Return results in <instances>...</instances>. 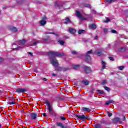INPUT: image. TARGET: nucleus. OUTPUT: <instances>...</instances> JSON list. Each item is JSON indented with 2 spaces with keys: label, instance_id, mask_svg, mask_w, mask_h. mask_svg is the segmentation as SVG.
I'll use <instances>...</instances> for the list:
<instances>
[{
  "label": "nucleus",
  "instance_id": "obj_40",
  "mask_svg": "<svg viewBox=\"0 0 128 128\" xmlns=\"http://www.w3.org/2000/svg\"><path fill=\"white\" fill-rule=\"evenodd\" d=\"M60 119H61L62 120H66V118H64V117H61V118H60Z\"/></svg>",
  "mask_w": 128,
  "mask_h": 128
},
{
  "label": "nucleus",
  "instance_id": "obj_18",
  "mask_svg": "<svg viewBox=\"0 0 128 128\" xmlns=\"http://www.w3.org/2000/svg\"><path fill=\"white\" fill-rule=\"evenodd\" d=\"M68 22L71 24L72 22L70 21V18H66V22H65L64 24H68Z\"/></svg>",
  "mask_w": 128,
  "mask_h": 128
},
{
  "label": "nucleus",
  "instance_id": "obj_24",
  "mask_svg": "<svg viewBox=\"0 0 128 128\" xmlns=\"http://www.w3.org/2000/svg\"><path fill=\"white\" fill-rule=\"evenodd\" d=\"M102 86H104L106 84H108V81L106 80H104L102 82Z\"/></svg>",
  "mask_w": 128,
  "mask_h": 128
},
{
  "label": "nucleus",
  "instance_id": "obj_37",
  "mask_svg": "<svg viewBox=\"0 0 128 128\" xmlns=\"http://www.w3.org/2000/svg\"><path fill=\"white\" fill-rule=\"evenodd\" d=\"M72 54H73L74 56V54H78V52H76V51H72Z\"/></svg>",
  "mask_w": 128,
  "mask_h": 128
},
{
  "label": "nucleus",
  "instance_id": "obj_46",
  "mask_svg": "<svg viewBox=\"0 0 128 128\" xmlns=\"http://www.w3.org/2000/svg\"><path fill=\"white\" fill-rule=\"evenodd\" d=\"M120 50H124V51H126V48H120Z\"/></svg>",
  "mask_w": 128,
  "mask_h": 128
},
{
  "label": "nucleus",
  "instance_id": "obj_55",
  "mask_svg": "<svg viewBox=\"0 0 128 128\" xmlns=\"http://www.w3.org/2000/svg\"><path fill=\"white\" fill-rule=\"evenodd\" d=\"M0 128H2V125H0Z\"/></svg>",
  "mask_w": 128,
  "mask_h": 128
},
{
  "label": "nucleus",
  "instance_id": "obj_4",
  "mask_svg": "<svg viewBox=\"0 0 128 128\" xmlns=\"http://www.w3.org/2000/svg\"><path fill=\"white\" fill-rule=\"evenodd\" d=\"M122 120L118 118H115L113 120V124H122Z\"/></svg>",
  "mask_w": 128,
  "mask_h": 128
},
{
  "label": "nucleus",
  "instance_id": "obj_25",
  "mask_svg": "<svg viewBox=\"0 0 128 128\" xmlns=\"http://www.w3.org/2000/svg\"><path fill=\"white\" fill-rule=\"evenodd\" d=\"M90 28H92V30H96V24H93L90 26Z\"/></svg>",
  "mask_w": 128,
  "mask_h": 128
},
{
  "label": "nucleus",
  "instance_id": "obj_52",
  "mask_svg": "<svg viewBox=\"0 0 128 128\" xmlns=\"http://www.w3.org/2000/svg\"><path fill=\"white\" fill-rule=\"evenodd\" d=\"M50 34H54V32H50Z\"/></svg>",
  "mask_w": 128,
  "mask_h": 128
},
{
  "label": "nucleus",
  "instance_id": "obj_39",
  "mask_svg": "<svg viewBox=\"0 0 128 128\" xmlns=\"http://www.w3.org/2000/svg\"><path fill=\"white\" fill-rule=\"evenodd\" d=\"M92 50L88 51L87 52V56H88V54H92Z\"/></svg>",
  "mask_w": 128,
  "mask_h": 128
},
{
  "label": "nucleus",
  "instance_id": "obj_1",
  "mask_svg": "<svg viewBox=\"0 0 128 128\" xmlns=\"http://www.w3.org/2000/svg\"><path fill=\"white\" fill-rule=\"evenodd\" d=\"M48 56L52 59V64L54 66H58V62L56 60V56H64V53L50 52H48Z\"/></svg>",
  "mask_w": 128,
  "mask_h": 128
},
{
  "label": "nucleus",
  "instance_id": "obj_47",
  "mask_svg": "<svg viewBox=\"0 0 128 128\" xmlns=\"http://www.w3.org/2000/svg\"><path fill=\"white\" fill-rule=\"evenodd\" d=\"M28 54H30V56H34V54L30 52H28Z\"/></svg>",
  "mask_w": 128,
  "mask_h": 128
},
{
  "label": "nucleus",
  "instance_id": "obj_8",
  "mask_svg": "<svg viewBox=\"0 0 128 128\" xmlns=\"http://www.w3.org/2000/svg\"><path fill=\"white\" fill-rule=\"evenodd\" d=\"M16 92H19L20 94H22V92H26V89H22V88H18L16 90Z\"/></svg>",
  "mask_w": 128,
  "mask_h": 128
},
{
  "label": "nucleus",
  "instance_id": "obj_36",
  "mask_svg": "<svg viewBox=\"0 0 128 128\" xmlns=\"http://www.w3.org/2000/svg\"><path fill=\"white\" fill-rule=\"evenodd\" d=\"M38 44H40V42H34V43L32 44V46H36V45Z\"/></svg>",
  "mask_w": 128,
  "mask_h": 128
},
{
  "label": "nucleus",
  "instance_id": "obj_48",
  "mask_svg": "<svg viewBox=\"0 0 128 128\" xmlns=\"http://www.w3.org/2000/svg\"><path fill=\"white\" fill-rule=\"evenodd\" d=\"M52 76H56V74H52Z\"/></svg>",
  "mask_w": 128,
  "mask_h": 128
},
{
  "label": "nucleus",
  "instance_id": "obj_7",
  "mask_svg": "<svg viewBox=\"0 0 128 128\" xmlns=\"http://www.w3.org/2000/svg\"><path fill=\"white\" fill-rule=\"evenodd\" d=\"M82 110L84 112H92V110L90 108H82Z\"/></svg>",
  "mask_w": 128,
  "mask_h": 128
},
{
  "label": "nucleus",
  "instance_id": "obj_32",
  "mask_svg": "<svg viewBox=\"0 0 128 128\" xmlns=\"http://www.w3.org/2000/svg\"><path fill=\"white\" fill-rule=\"evenodd\" d=\"M60 44H61V46H64V41H60Z\"/></svg>",
  "mask_w": 128,
  "mask_h": 128
},
{
  "label": "nucleus",
  "instance_id": "obj_43",
  "mask_svg": "<svg viewBox=\"0 0 128 128\" xmlns=\"http://www.w3.org/2000/svg\"><path fill=\"white\" fill-rule=\"evenodd\" d=\"M119 68H120V70H124V66H120V67H119Z\"/></svg>",
  "mask_w": 128,
  "mask_h": 128
},
{
  "label": "nucleus",
  "instance_id": "obj_41",
  "mask_svg": "<svg viewBox=\"0 0 128 128\" xmlns=\"http://www.w3.org/2000/svg\"><path fill=\"white\" fill-rule=\"evenodd\" d=\"M108 114L109 118H111L112 116V113H110V112H108Z\"/></svg>",
  "mask_w": 128,
  "mask_h": 128
},
{
  "label": "nucleus",
  "instance_id": "obj_16",
  "mask_svg": "<svg viewBox=\"0 0 128 128\" xmlns=\"http://www.w3.org/2000/svg\"><path fill=\"white\" fill-rule=\"evenodd\" d=\"M76 16H78V18H80L82 17V14H80V12L78 11H76Z\"/></svg>",
  "mask_w": 128,
  "mask_h": 128
},
{
  "label": "nucleus",
  "instance_id": "obj_17",
  "mask_svg": "<svg viewBox=\"0 0 128 128\" xmlns=\"http://www.w3.org/2000/svg\"><path fill=\"white\" fill-rule=\"evenodd\" d=\"M69 32L70 34H76V30L73 28L70 29Z\"/></svg>",
  "mask_w": 128,
  "mask_h": 128
},
{
  "label": "nucleus",
  "instance_id": "obj_51",
  "mask_svg": "<svg viewBox=\"0 0 128 128\" xmlns=\"http://www.w3.org/2000/svg\"><path fill=\"white\" fill-rule=\"evenodd\" d=\"M98 36H96V37H95V40H98Z\"/></svg>",
  "mask_w": 128,
  "mask_h": 128
},
{
  "label": "nucleus",
  "instance_id": "obj_42",
  "mask_svg": "<svg viewBox=\"0 0 128 128\" xmlns=\"http://www.w3.org/2000/svg\"><path fill=\"white\" fill-rule=\"evenodd\" d=\"M109 104H110V101L107 102L106 103V106H108Z\"/></svg>",
  "mask_w": 128,
  "mask_h": 128
},
{
  "label": "nucleus",
  "instance_id": "obj_11",
  "mask_svg": "<svg viewBox=\"0 0 128 128\" xmlns=\"http://www.w3.org/2000/svg\"><path fill=\"white\" fill-rule=\"evenodd\" d=\"M86 62H92V58H90V56L86 55Z\"/></svg>",
  "mask_w": 128,
  "mask_h": 128
},
{
  "label": "nucleus",
  "instance_id": "obj_21",
  "mask_svg": "<svg viewBox=\"0 0 128 128\" xmlns=\"http://www.w3.org/2000/svg\"><path fill=\"white\" fill-rule=\"evenodd\" d=\"M40 24L42 26H46V22L42 20L40 22Z\"/></svg>",
  "mask_w": 128,
  "mask_h": 128
},
{
  "label": "nucleus",
  "instance_id": "obj_54",
  "mask_svg": "<svg viewBox=\"0 0 128 128\" xmlns=\"http://www.w3.org/2000/svg\"><path fill=\"white\" fill-rule=\"evenodd\" d=\"M57 4H58V3H56L55 6H58V5H57Z\"/></svg>",
  "mask_w": 128,
  "mask_h": 128
},
{
  "label": "nucleus",
  "instance_id": "obj_30",
  "mask_svg": "<svg viewBox=\"0 0 128 128\" xmlns=\"http://www.w3.org/2000/svg\"><path fill=\"white\" fill-rule=\"evenodd\" d=\"M98 92L100 94H104V92L102 90L98 91Z\"/></svg>",
  "mask_w": 128,
  "mask_h": 128
},
{
  "label": "nucleus",
  "instance_id": "obj_31",
  "mask_svg": "<svg viewBox=\"0 0 128 128\" xmlns=\"http://www.w3.org/2000/svg\"><path fill=\"white\" fill-rule=\"evenodd\" d=\"M104 34H108V30L106 28H104Z\"/></svg>",
  "mask_w": 128,
  "mask_h": 128
},
{
  "label": "nucleus",
  "instance_id": "obj_29",
  "mask_svg": "<svg viewBox=\"0 0 128 128\" xmlns=\"http://www.w3.org/2000/svg\"><path fill=\"white\" fill-rule=\"evenodd\" d=\"M95 128H102V126L100 124H96L95 126Z\"/></svg>",
  "mask_w": 128,
  "mask_h": 128
},
{
  "label": "nucleus",
  "instance_id": "obj_50",
  "mask_svg": "<svg viewBox=\"0 0 128 128\" xmlns=\"http://www.w3.org/2000/svg\"><path fill=\"white\" fill-rule=\"evenodd\" d=\"M43 80H44V82H46L47 80L46 78H44Z\"/></svg>",
  "mask_w": 128,
  "mask_h": 128
},
{
  "label": "nucleus",
  "instance_id": "obj_27",
  "mask_svg": "<svg viewBox=\"0 0 128 128\" xmlns=\"http://www.w3.org/2000/svg\"><path fill=\"white\" fill-rule=\"evenodd\" d=\"M20 42L21 44H24L26 42V41L25 40H20Z\"/></svg>",
  "mask_w": 128,
  "mask_h": 128
},
{
  "label": "nucleus",
  "instance_id": "obj_20",
  "mask_svg": "<svg viewBox=\"0 0 128 128\" xmlns=\"http://www.w3.org/2000/svg\"><path fill=\"white\" fill-rule=\"evenodd\" d=\"M73 68L74 70H80V65H74L73 66Z\"/></svg>",
  "mask_w": 128,
  "mask_h": 128
},
{
  "label": "nucleus",
  "instance_id": "obj_19",
  "mask_svg": "<svg viewBox=\"0 0 128 128\" xmlns=\"http://www.w3.org/2000/svg\"><path fill=\"white\" fill-rule=\"evenodd\" d=\"M106 2L108 4H112V2H116V0H106Z\"/></svg>",
  "mask_w": 128,
  "mask_h": 128
},
{
  "label": "nucleus",
  "instance_id": "obj_45",
  "mask_svg": "<svg viewBox=\"0 0 128 128\" xmlns=\"http://www.w3.org/2000/svg\"><path fill=\"white\" fill-rule=\"evenodd\" d=\"M110 104H114V100H110L109 101Z\"/></svg>",
  "mask_w": 128,
  "mask_h": 128
},
{
  "label": "nucleus",
  "instance_id": "obj_44",
  "mask_svg": "<svg viewBox=\"0 0 128 128\" xmlns=\"http://www.w3.org/2000/svg\"><path fill=\"white\" fill-rule=\"evenodd\" d=\"M4 62V59L2 58H0V62Z\"/></svg>",
  "mask_w": 128,
  "mask_h": 128
},
{
  "label": "nucleus",
  "instance_id": "obj_56",
  "mask_svg": "<svg viewBox=\"0 0 128 128\" xmlns=\"http://www.w3.org/2000/svg\"><path fill=\"white\" fill-rule=\"evenodd\" d=\"M0 92H1V91L0 90Z\"/></svg>",
  "mask_w": 128,
  "mask_h": 128
},
{
  "label": "nucleus",
  "instance_id": "obj_13",
  "mask_svg": "<svg viewBox=\"0 0 128 128\" xmlns=\"http://www.w3.org/2000/svg\"><path fill=\"white\" fill-rule=\"evenodd\" d=\"M58 126H60L61 128H68V126H64L62 123H57Z\"/></svg>",
  "mask_w": 128,
  "mask_h": 128
},
{
  "label": "nucleus",
  "instance_id": "obj_3",
  "mask_svg": "<svg viewBox=\"0 0 128 128\" xmlns=\"http://www.w3.org/2000/svg\"><path fill=\"white\" fill-rule=\"evenodd\" d=\"M77 118H78L79 120H88V116H80L77 115L76 116Z\"/></svg>",
  "mask_w": 128,
  "mask_h": 128
},
{
  "label": "nucleus",
  "instance_id": "obj_15",
  "mask_svg": "<svg viewBox=\"0 0 128 128\" xmlns=\"http://www.w3.org/2000/svg\"><path fill=\"white\" fill-rule=\"evenodd\" d=\"M8 104L10 106H12V104H16V100H14V98H12V102H8Z\"/></svg>",
  "mask_w": 128,
  "mask_h": 128
},
{
  "label": "nucleus",
  "instance_id": "obj_26",
  "mask_svg": "<svg viewBox=\"0 0 128 128\" xmlns=\"http://www.w3.org/2000/svg\"><path fill=\"white\" fill-rule=\"evenodd\" d=\"M80 20H88V18H84L82 16H81V18H80Z\"/></svg>",
  "mask_w": 128,
  "mask_h": 128
},
{
  "label": "nucleus",
  "instance_id": "obj_14",
  "mask_svg": "<svg viewBox=\"0 0 128 128\" xmlns=\"http://www.w3.org/2000/svg\"><path fill=\"white\" fill-rule=\"evenodd\" d=\"M10 29L14 32H18V29L14 27L10 26Z\"/></svg>",
  "mask_w": 128,
  "mask_h": 128
},
{
  "label": "nucleus",
  "instance_id": "obj_35",
  "mask_svg": "<svg viewBox=\"0 0 128 128\" xmlns=\"http://www.w3.org/2000/svg\"><path fill=\"white\" fill-rule=\"evenodd\" d=\"M109 22H110V18H107V20L104 21V22L108 23Z\"/></svg>",
  "mask_w": 128,
  "mask_h": 128
},
{
  "label": "nucleus",
  "instance_id": "obj_28",
  "mask_svg": "<svg viewBox=\"0 0 128 128\" xmlns=\"http://www.w3.org/2000/svg\"><path fill=\"white\" fill-rule=\"evenodd\" d=\"M104 88L106 90H107V92H110L111 90L108 87L104 86Z\"/></svg>",
  "mask_w": 128,
  "mask_h": 128
},
{
  "label": "nucleus",
  "instance_id": "obj_49",
  "mask_svg": "<svg viewBox=\"0 0 128 128\" xmlns=\"http://www.w3.org/2000/svg\"><path fill=\"white\" fill-rule=\"evenodd\" d=\"M43 116L46 117V114H43Z\"/></svg>",
  "mask_w": 128,
  "mask_h": 128
},
{
  "label": "nucleus",
  "instance_id": "obj_38",
  "mask_svg": "<svg viewBox=\"0 0 128 128\" xmlns=\"http://www.w3.org/2000/svg\"><path fill=\"white\" fill-rule=\"evenodd\" d=\"M110 60H112V62H114V58L112 57H109Z\"/></svg>",
  "mask_w": 128,
  "mask_h": 128
},
{
  "label": "nucleus",
  "instance_id": "obj_33",
  "mask_svg": "<svg viewBox=\"0 0 128 128\" xmlns=\"http://www.w3.org/2000/svg\"><path fill=\"white\" fill-rule=\"evenodd\" d=\"M111 32H112V34H118V32L116 31V30H111Z\"/></svg>",
  "mask_w": 128,
  "mask_h": 128
},
{
  "label": "nucleus",
  "instance_id": "obj_9",
  "mask_svg": "<svg viewBox=\"0 0 128 128\" xmlns=\"http://www.w3.org/2000/svg\"><path fill=\"white\" fill-rule=\"evenodd\" d=\"M95 54H96V56H100L102 54V52L100 50H98L96 51Z\"/></svg>",
  "mask_w": 128,
  "mask_h": 128
},
{
  "label": "nucleus",
  "instance_id": "obj_53",
  "mask_svg": "<svg viewBox=\"0 0 128 128\" xmlns=\"http://www.w3.org/2000/svg\"><path fill=\"white\" fill-rule=\"evenodd\" d=\"M124 121L126 120V117H124V118L123 120Z\"/></svg>",
  "mask_w": 128,
  "mask_h": 128
},
{
  "label": "nucleus",
  "instance_id": "obj_34",
  "mask_svg": "<svg viewBox=\"0 0 128 128\" xmlns=\"http://www.w3.org/2000/svg\"><path fill=\"white\" fill-rule=\"evenodd\" d=\"M85 6L86 8H92L90 7V5L88 4H85Z\"/></svg>",
  "mask_w": 128,
  "mask_h": 128
},
{
  "label": "nucleus",
  "instance_id": "obj_10",
  "mask_svg": "<svg viewBox=\"0 0 128 128\" xmlns=\"http://www.w3.org/2000/svg\"><path fill=\"white\" fill-rule=\"evenodd\" d=\"M85 72L86 74H90V72H92V70L88 67H86Z\"/></svg>",
  "mask_w": 128,
  "mask_h": 128
},
{
  "label": "nucleus",
  "instance_id": "obj_22",
  "mask_svg": "<svg viewBox=\"0 0 128 128\" xmlns=\"http://www.w3.org/2000/svg\"><path fill=\"white\" fill-rule=\"evenodd\" d=\"M86 32V30H80L78 32L79 34H84Z\"/></svg>",
  "mask_w": 128,
  "mask_h": 128
},
{
  "label": "nucleus",
  "instance_id": "obj_23",
  "mask_svg": "<svg viewBox=\"0 0 128 128\" xmlns=\"http://www.w3.org/2000/svg\"><path fill=\"white\" fill-rule=\"evenodd\" d=\"M83 84H84L85 86H88L90 84V82L88 80L83 81Z\"/></svg>",
  "mask_w": 128,
  "mask_h": 128
},
{
  "label": "nucleus",
  "instance_id": "obj_6",
  "mask_svg": "<svg viewBox=\"0 0 128 128\" xmlns=\"http://www.w3.org/2000/svg\"><path fill=\"white\" fill-rule=\"evenodd\" d=\"M30 116L32 120H36V118L38 116V115L36 113H31Z\"/></svg>",
  "mask_w": 128,
  "mask_h": 128
},
{
  "label": "nucleus",
  "instance_id": "obj_2",
  "mask_svg": "<svg viewBox=\"0 0 128 128\" xmlns=\"http://www.w3.org/2000/svg\"><path fill=\"white\" fill-rule=\"evenodd\" d=\"M46 104H47L48 106V110L49 114L52 116H54V110L52 107L50 106V102L48 101H46Z\"/></svg>",
  "mask_w": 128,
  "mask_h": 128
},
{
  "label": "nucleus",
  "instance_id": "obj_5",
  "mask_svg": "<svg viewBox=\"0 0 128 128\" xmlns=\"http://www.w3.org/2000/svg\"><path fill=\"white\" fill-rule=\"evenodd\" d=\"M57 72H62V70H64V72H66V70H68V68H62V67H58L56 69Z\"/></svg>",
  "mask_w": 128,
  "mask_h": 128
},
{
  "label": "nucleus",
  "instance_id": "obj_12",
  "mask_svg": "<svg viewBox=\"0 0 128 128\" xmlns=\"http://www.w3.org/2000/svg\"><path fill=\"white\" fill-rule=\"evenodd\" d=\"M102 68L101 70H106V63L102 61Z\"/></svg>",
  "mask_w": 128,
  "mask_h": 128
}]
</instances>
